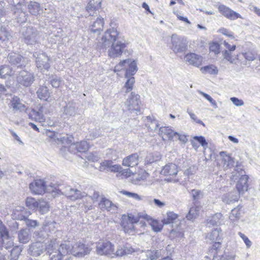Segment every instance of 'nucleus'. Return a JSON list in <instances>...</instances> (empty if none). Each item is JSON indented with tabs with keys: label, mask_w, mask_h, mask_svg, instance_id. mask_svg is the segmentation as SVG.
I'll list each match as a JSON object with an SVG mask.
<instances>
[{
	"label": "nucleus",
	"mask_w": 260,
	"mask_h": 260,
	"mask_svg": "<svg viewBox=\"0 0 260 260\" xmlns=\"http://www.w3.org/2000/svg\"><path fill=\"white\" fill-rule=\"evenodd\" d=\"M126 65H127L128 68L126 70L125 77H133L138 70L136 61L127 59L120 61L118 64V66L120 67H125Z\"/></svg>",
	"instance_id": "nucleus-14"
},
{
	"label": "nucleus",
	"mask_w": 260,
	"mask_h": 260,
	"mask_svg": "<svg viewBox=\"0 0 260 260\" xmlns=\"http://www.w3.org/2000/svg\"><path fill=\"white\" fill-rule=\"evenodd\" d=\"M33 238L36 240V242H44L47 238L46 235L44 231H35L33 234Z\"/></svg>",
	"instance_id": "nucleus-54"
},
{
	"label": "nucleus",
	"mask_w": 260,
	"mask_h": 260,
	"mask_svg": "<svg viewBox=\"0 0 260 260\" xmlns=\"http://www.w3.org/2000/svg\"><path fill=\"white\" fill-rule=\"evenodd\" d=\"M135 250L131 246L124 245L123 246H119L117 247V250L114 254L113 257L116 256H122L125 255L130 254L134 252Z\"/></svg>",
	"instance_id": "nucleus-32"
},
{
	"label": "nucleus",
	"mask_w": 260,
	"mask_h": 260,
	"mask_svg": "<svg viewBox=\"0 0 260 260\" xmlns=\"http://www.w3.org/2000/svg\"><path fill=\"white\" fill-rule=\"evenodd\" d=\"M7 59L11 64L17 66V68L15 69L16 70L25 67L26 64L24 57L15 52L10 53L8 55Z\"/></svg>",
	"instance_id": "nucleus-13"
},
{
	"label": "nucleus",
	"mask_w": 260,
	"mask_h": 260,
	"mask_svg": "<svg viewBox=\"0 0 260 260\" xmlns=\"http://www.w3.org/2000/svg\"><path fill=\"white\" fill-rule=\"evenodd\" d=\"M18 238L20 243L25 244L31 239V233L28 229H23L18 232Z\"/></svg>",
	"instance_id": "nucleus-29"
},
{
	"label": "nucleus",
	"mask_w": 260,
	"mask_h": 260,
	"mask_svg": "<svg viewBox=\"0 0 260 260\" xmlns=\"http://www.w3.org/2000/svg\"><path fill=\"white\" fill-rule=\"evenodd\" d=\"M95 251L98 255L113 257L114 246L110 241H100L96 243Z\"/></svg>",
	"instance_id": "nucleus-9"
},
{
	"label": "nucleus",
	"mask_w": 260,
	"mask_h": 260,
	"mask_svg": "<svg viewBox=\"0 0 260 260\" xmlns=\"http://www.w3.org/2000/svg\"><path fill=\"white\" fill-rule=\"evenodd\" d=\"M146 214L143 213H138L136 216L130 214L128 215V217L126 219L133 224L137 223L139 222L141 219H144V216Z\"/></svg>",
	"instance_id": "nucleus-51"
},
{
	"label": "nucleus",
	"mask_w": 260,
	"mask_h": 260,
	"mask_svg": "<svg viewBox=\"0 0 260 260\" xmlns=\"http://www.w3.org/2000/svg\"><path fill=\"white\" fill-rule=\"evenodd\" d=\"M46 109L45 107H40L38 110L31 109L28 112V117L29 119L35 120L39 123H43L45 121L44 113H46Z\"/></svg>",
	"instance_id": "nucleus-17"
},
{
	"label": "nucleus",
	"mask_w": 260,
	"mask_h": 260,
	"mask_svg": "<svg viewBox=\"0 0 260 260\" xmlns=\"http://www.w3.org/2000/svg\"><path fill=\"white\" fill-rule=\"evenodd\" d=\"M245 172L239 167H237L232 173L231 178L233 180H237L240 176L239 180L236 184L237 190L239 193H243L248 189V185L247 181L248 177L244 174Z\"/></svg>",
	"instance_id": "nucleus-2"
},
{
	"label": "nucleus",
	"mask_w": 260,
	"mask_h": 260,
	"mask_svg": "<svg viewBox=\"0 0 260 260\" xmlns=\"http://www.w3.org/2000/svg\"><path fill=\"white\" fill-rule=\"evenodd\" d=\"M33 56L36 58V64L38 69L42 71L48 70L50 68V59L45 53L35 52Z\"/></svg>",
	"instance_id": "nucleus-12"
},
{
	"label": "nucleus",
	"mask_w": 260,
	"mask_h": 260,
	"mask_svg": "<svg viewBox=\"0 0 260 260\" xmlns=\"http://www.w3.org/2000/svg\"><path fill=\"white\" fill-rule=\"evenodd\" d=\"M17 82L25 87L30 86L35 80L34 74L26 70H16L14 77Z\"/></svg>",
	"instance_id": "nucleus-5"
},
{
	"label": "nucleus",
	"mask_w": 260,
	"mask_h": 260,
	"mask_svg": "<svg viewBox=\"0 0 260 260\" xmlns=\"http://www.w3.org/2000/svg\"><path fill=\"white\" fill-rule=\"evenodd\" d=\"M101 7V0H90L86 7V11L90 16H93L94 14H96V11H98Z\"/></svg>",
	"instance_id": "nucleus-28"
},
{
	"label": "nucleus",
	"mask_w": 260,
	"mask_h": 260,
	"mask_svg": "<svg viewBox=\"0 0 260 260\" xmlns=\"http://www.w3.org/2000/svg\"><path fill=\"white\" fill-rule=\"evenodd\" d=\"M184 60L188 64L199 67L202 64L203 57L196 53H188L184 56Z\"/></svg>",
	"instance_id": "nucleus-22"
},
{
	"label": "nucleus",
	"mask_w": 260,
	"mask_h": 260,
	"mask_svg": "<svg viewBox=\"0 0 260 260\" xmlns=\"http://www.w3.org/2000/svg\"><path fill=\"white\" fill-rule=\"evenodd\" d=\"M46 250L45 243L43 242H36L29 245V253L35 257L39 256Z\"/></svg>",
	"instance_id": "nucleus-19"
},
{
	"label": "nucleus",
	"mask_w": 260,
	"mask_h": 260,
	"mask_svg": "<svg viewBox=\"0 0 260 260\" xmlns=\"http://www.w3.org/2000/svg\"><path fill=\"white\" fill-rule=\"evenodd\" d=\"M221 156L222 157V165L224 169L230 168L234 166V160L230 155L225 154V152L220 153Z\"/></svg>",
	"instance_id": "nucleus-38"
},
{
	"label": "nucleus",
	"mask_w": 260,
	"mask_h": 260,
	"mask_svg": "<svg viewBox=\"0 0 260 260\" xmlns=\"http://www.w3.org/2000/svg\"><path fill=\"white\" fill-rule=\"evenodd\" d=\"M48 203L44 200H39L38 202V207L39 212L41 214H45L49 210Z\"/></svg>",
	"instance_id": "nucleus-53"
},
{
	"label": "nucleus",
	"mask_w": 260,
	"mask_h": 260,
	"mask_svg": "<svg viewBox=\"0 0 260 260\" xmlns=\"http://www.w3.org/2000/svg\"><path fill=\"white\" fill-rule=\"evenodd\" d=\"M125 104L127 110L130 113H135L138 114V113L140 111L141 105L140 95L134 92H132L131 95L125 102Z\"/></svg>",
	"instance_id": "nucleus-8"
},
{
	"label": "nucleus",
	"mask_w": 260,
	"mask_h": 260,
	"mask_svg": "<svg viewBox=\"0 0 260 260\" xmlns=\"http://www.w3.org/2000/svg\"><path fill=\"white\" fill-rule=\"evenodd\" d=\"M56 192L58 194L61 193L65 195L72 201L80 199L84 197H86L87 196V193L85 192H81L77 189L72 188L70 186H67L63 188L62 190L57 189Z\"/></svg>",
	"instance_id": "nucleus-10"
},
{
	"label": "nucleus",
	"mask_w": 260,
	"mask_h": 260,
	"mask_svg": "<svg viewBox=\"0 0 260 260\" xmlns=\"http://www.w3.org/2000/svg\"><path fill=\"white\" fill-rule=\"evenodd\" d=\"M193 139L198 142L204 149L207 147L208 143L203 136H194Z\"/></svg>",
	"instance_id": "nucleus-59"
},
{
	"label": "nucleus",
	"mask_w": 260,
	"mask_h": 260,
	"mask_svg": "<svg viewBox=\"0 0 260 260\" xmlns=\"http://www.w3.org/2000/svg\"><path fill=\"white\" fill-rule=\"evenodd\" d=\"M222 215L220 213H217L215 214L210 219L207 224L209 225H217L220 224L222 219Z\"/></svg>",
	"instance_id": "nucleus-46"
},
{
	"label": "nucleus",
	"mask_w": 260,
	"mask_h": 260,
	"mask_svg": "<svg viewBox=\"0 0 260 260\" xmlns=\"http://www.w3.org/2000/svg\"><path fill=\"white\" fill-rule=\"evenodd\" d=\"M29 12L32 15L37 16L43 12L40 5L36 2H30L27 6Z\"/></svg>",
	"instance_id": "nucleus-36"
},
{
	"label": "nucleus",
	"mask_w": 260,
	"mask_h": 260,
	"mask_svg": "<svg viewBox=\"0 0 260 260\" xmlns=\"http://www.w3.org/2000/svg\"><path fill=\"white\" fill-rule=\"evenodd\" d=\"M126 47L125 43L119 40L111 44L108 50V55L112 58H115L120 56L123 49Z\"/></svg>",
	"instance_id": "nucleus-15"
},
{
	"label": "nucleus",
	"mask_w": 260,
	"mask_h": 260,
	"mask_svg": "<svg viewBox=\"0 0 260 260\" xmlns=\"http://www.w3.org/2000/svg\"><path fill=\"white\" fill-rule=\"evenodd\" d=\"M12 11L15 15V19L19 23H23L26 21L28 14L22 10V3L18 2L17 5L12 9Z\"/></svg>",
	"instance_id": "nucleus-20"
},
{
	"label": "nucleus",
	"mask_w": 260,
	"mask_h": 260,
	"mask_svg": "<svg viewBox=\"0 0 260 260\" xmlns=\"http://www.w3.org/2000/svg\"><path fill=\"white\" fill-rule=\"evenodd\" d=\"M121 226L125 233L133 234L135 231L134 224L129 222L126 219H122Z\"/></svg>",
	"instance_id": "nucleus-41"
},
{
	"label": "nucleus",
	"mask_w": 260,
	"mask_h": 260,
	"mask_svg": "<svg viewBox=\"0 0 260 260\" xmlns=\"http://www.w3.org/2000/svg\"><path fill=\"white\" fill-rule=\"evenodd\" d=\"M70 246L71 250L70 253L76 256L83 257L89 254L90 251L89 248L81 243H76L74 245H70Z\"/></svg>",
	"instance_id": "nucleus-16"
},
{
	"label": "nucleus",
	"mask_w": 260,
	"mask_h": 260,
	"mask_svg": "<svg viewBox=\"0 0 260 260\" xmlns=\"http://www.w3.org/2000/svg\"><path fill=\"white\" fill-rule=\"evenodd\" d=\"M22 251V248L19 246L14 247L11 251L10 260H18L19 255Z\"/></svg>",
	"instance_id": "nucleus-52"
},
{
	"label": "nucleus",
	"mask_w": 260,
	"mask_h": 260,
	"mask_svg": "<svg viewBox=\"0 0 260 260\" xmlns=\"http://www.w3.org/2000/svg\"><path fill=\"white\" fill-rule=\"evenodd\" d=\"M0 234L1 237H6V240H8L9 232L6 228L5 226L0 220Z\"/></svg>",
	"instance_id": "nucleus-60"
},
{
	"label": "nucleus",
	"mask_w": 260,
	"mask_h": 260,
	"mask_svg": "<svg viewBox=\"0 0 260 260\" xmlns=\"http://www.w3.org/2000/svg\"><path fill=\"white\" fill-rule=\"evenodd\" d=\"M144 219L146 220L148 224L151 226L152 229L155 232H160L162 229V225L159 223L158 221L152 219L148 215L144 216Z\"/></svg>",
	"instance_id": "nucleus-35"
},
{
	"label": "nucleus",
	"mask_w": 260,
	"mask_h": 260,
	"mask_svg": "<svg viewBox=\"0 0 260 260\" xmlns=\"http://www.w3.org/2000/svg\"><path fill=\"white\" fill-rule=\"evenodd\" d=\"M89 148V144L85 141H81L79 143L71 144L69 147L63 146L60 149V152L62 154L63 152L67 150L69 152L72 153L77 152H86Z\"/></svg>",
	"instance_id": "nucleus-11"
},
{
	"label": "nucleus",
	"mask_w": 260,
	"mask_h": 260,
	"mask_svg": "<svg viewBox=\"0 0 260 260\" xmlns=\"http://www.w3.org/2000/svg\"><path fill=\"white\" fill-rule=\"evenodd\" d=\"M45 247H46V251L49 254L50 256L52 255L55 253V251L57 250L59 247L58 244L56 243L55 239L51 240L47 243H45Z\"/></svg>",
	"instance_id": "nucleus-39"
},
{
	"label": "nucleus",
	"mask_w": 260,
	"mask_h": 260,
	"mask_svg": "<svg viewBox=\"0 0 260 260\" xmlns=\"http://www.w3.org/2000/svg\"><path fill=\"white\" fill-rule=\"evenodd\" d=\"M126 78L127 80L122 89L124 90L125 93H128L133 89V87L135 83V79L134 77L131 76Z\"/></svg>",
	"instance_id": "nucleus-43"
},
{
	"label": "nucleus",
	"mask_w": 260,
	"mask_h": 260,
	"mask_svg": "<svg viewBox=\"0 0 260 260\" xmlns=\"http://www.w3.org/2000/svg\"><path fill=\"white\" fill-rule=\"evenodd\" d=\"M112 165L113 161L112 160H105L101 163L99 170L104 171L108 169L110 170Z\"/></svg>",
	"instance_id": "nucleus-58"
},
{
	"label": "nucleus",
	"mask_w": 260,
	"mask_h": 260,
	"mask_svg": "<svg viewBox=\"0 0 260 260\" xmlns=\"http://www.w3.org/2000/svg\"><path fill=\"white\" fill-rule=\"evenodd\" d=\"M221 232V230L220 228L215 229L209 234L207 238L212 241H219L220 240Z\"/></svg>",
	"instance_id": "nucleus-47"
},
{
	"label": "nucleus",
	"mask_w": 260,
	"mask_h": 260,
	"mask_svg": "<svg viewBox=\"0 0 260 260\" xmlns=\"http://www.w3.org/2000/svg\"><path fill=\"white\" fill-rule=\"evenodd\" d=\"M71 246L69 242L61 244L57 251L50 256V260H70Z\"/></svg>",
	"instance_id": "nucleus-6"
},
{
	"label": "nucleus",
	"mask_w": 260,
	"mask_h": 260,
	"mask_svg": "<svg viewBox=\"0 0 260 260\" xmlns=\"http://www.w3.org/2000/svg\"><path fill=\"white\" fill-rule=\"evenodd\" d=\"M190 193L194 201H198L204 197L203 192L199 189H192Z\"/></svg>",
	"instance_id": "nucleus-56"
},
{
	"label": "nucleus",
	"mask_w": 260,
	"mask_h": 260,
	"mask_svg": "<svg viewBox=\"0 0 260 260\" xmlns=\"http://www.w3.org/2000/svg\"><path fill=\"white\" fill-rule=\"evenodd\" d=\"M178 215L173 212H168L167 216L162 220L163 224H168L173 223L177 218Z\"/></svg>",
	"instance_id": "nucleus-48"
},
{
	"label": "nucleus",
	"mask_w": 260,
	"mask_h": 260,
	"mask_svg": "<svg viewBox=\"0 0 260 260\" xmlns=\"http://www.w3.org/2000/svg\"><path fill=\"white\" fill-rule=\"evenodd\" d=\"M218 9L224 17L230 20H235L238 18H241V16L239 13L223 5H219Z\"/></svg>",
	"instance_id": "nucleus-21"
},
{
	"label": "nucleus",
	"mask_w": 260,
	"mask_h": 260,
	"mask_svg": "<svg viewBox=\"0 0 260 260\" xmlns=\"http://www.w3.org/2000/svg\"><path fill=\"white\" fill-rule=\"evenodd\" d=\"M11 106L14 111H19L20 112L24 111L26 106L22 103V101L17 96H14L11 101Z\"/></svg>",
	"instance_id": "nucleus-31"
},
{
	"label": "nucleus",
	"mask_w": 260,
	"mask_h": 260,
	"mask_svg": "<svg viewBox=\"0 0 260 260\" xmlns=\"http://www.w3.org/2000/svg\"><path fill=\"white\" fill-rule=\"evenodd\" d=\"M146 255L147 260H156L158 258L157 252L155 251L148 252Z\"/></svg>",
	"instance_id": "nucleus-64"
},
{
	"label": "nucleus",
	"mask_w": 260,
	"mask_h": 260,
	"mask_svg": "<svg viewBox=\"0 0 260 260\" xmlns=\"http://www.w3.org/2000/svg\"><path fill=\"white\" fill-rule=\"evenodd\" d=\"M11 36L7 29L3 26L0 28V42H5L9 40Z\"/></svg>",
	"instance_id": "nucleus-49"
},
{
	"label": "nucleus",
	"mask_w": 260,
	"mask_h": 260,
	"mask_svg": "<svg viewBox=\"0 0 260 260\" xmlns=\"http://www.w3.org/2000/svg\"><path fill=\"white\" fill-rule=\"evenodd\" d=\"M58 139H60L61 143L63 144H69L72 142L73 137L71 136L66 135Z\"/></svg>",
	"instance_id": "nucleus-61"
},
{
	"label": "nucleus",
	"mask_w": 260,
	"mask_h": 260,
	"mask_svg": "<svg viewBox=\"0 0 260 260\" xmlns=\"http://www.w3.org/2000/svg\"><path fill=\"white\" fill-rule=\"evenodd\" d=\"M139 164V155L135 153L125 157L122 161V165L124 167L133 168Z\"/></svg>",
	"instance_id": "nucleus-25"
},
{
	"label": "nucleus",
	"mask_w": 260,
	"mask_h": 260,
	"mask_svg": "<svg viewBox=\"0 0 260 260\" xmlns=\"http://www.w3.org/2000/svg\"><path fill=\"white\" fill-rule=\"evenodd\" d=\"M37 94L40 100L47 101L50 97V92L46 86H40L37 91Z\"/></svg>",
	"instance_id": "nucleus-37"
},
{
	"label": "nucleus",
	"mask_w": 260,
	"mask_h": 260,
	"mask_svg": "<svg viewBox=\"0 0 260 260\" xmlns=\"http://www.w3.org/2000/svg\"><path fill=\"white\" fill-rule=\"evenodd\" d=\"M16 71V69H12L8 65L0 66V76L2 78H6L8 76L14 78Z\"/></svg>",
	"instance_id": "nucleus-30"
},
{
	"label": "nucleus",
	"mask_w": 260,
	"mask_h": 260,
	"mask_svg": "<svg viewBox=\"0 0 260 260\" xmlns=\"http://www.w3.org/2000/svg\"><path fill=\"white\" fill-rule=\"evenodd\" d=\"M107 154L112 160H116L119 156V152L114 149H110Z\"/></svg>",
	"instance_id": "nucleus-62"
},
{
	"label": "nucleus",
	"mask_w": 260,
	"mask_h": 260,
	"mask_svg": "<svg viewBox=\"0 0 260 260\" xmlns=\"http://www.w3.org/2000/svg\"><path fill=\"white\" fill-rule=\"evenodd\" d=\"M200 207L193 206L190 208L188 214L186 215V218L188 220H192L197 218L200 212Z\"/></svg>",
	"instance_id": "nucleus-45"
},
{
	"label": "nucleus",
	"mask_w": 260,
	"mask_h": 260,
	"mask_svg": "<svg viewBox=\"0 0 260 260\" xmlns=\"http://www.w3.org/2000/svg\"><path fill=\"white\" fill-rule=\"evenodd\" d=\"M24 42L28 45H34L39 43L40 33L32 26L24 27L21 31Z\"/></svg>",
	"instance_id": "nucleus-3"
},
{
	"label": "nucleus",
	"mask_w": 260,
	"mask_h": 260,
	"mask_svg": "<svg viewBox=\"0 0 260 260\" xmlns=\"http://www.w3.org/2000/svg\"><path fill=\"white\" fill-rule=\"evenodd\" d=\"M240 209L239 207H237L231 211L229 218L231 220L235 221L240 218Z\"/></svg>",
	"instance_id": "nucleus-57"
},
{
	"label": "nucleus",
	"mask_w": 260,
	"mask_h": 260,
	"mask_svg": "<svg viewBox=\"0 0 260 260\" xmlns=\"http://www.w3.org/2000/svg\"><path fill=\"white\" fill-rule=\"evenodd\" d=\"M178 172L177 166L173 163L165 165L161 169L160 174L164 176H176Z\"/></svg>",
	"instance_id": "nucleus-26"
},
{
	"label": "nucleus",
	"mask_w": 260,
	"mask_h": 260,
	"mask_svg": "<svg viewBox=\"0 0 260 260\" xmlns=\"http://www.w3.org/2000/svg\"><path fill=\"white\" fill-rule=\"evenodd\" d=\"M171 49L174 53L183 52L187 49L186 39L183 37L173 34L171 36Z\"/></svg>",
	"instance_id": "nucleus-7"
},
{
	"label": "nucleus",
	"mask_w": 260,
	"mask_h": 260,
	"mask_svg": "<svg viewBox=\"0 0 260 260\" xmlns=\"http://www.w3.org/2000/svg\"><path fill=\"white\" fill-rule=\"evenodd\" d=\"M240 193L236 190H233L222 196V201L228 204L238 201L240 198Z\"/></svg>",
	"instance_id": "nucleus-27"
},
{
	"label": "nucleus",
	"mask_w": 260,
	"mask_h": 260,
	"mask_svg": "<svg viewBox=\"0 0 260 260\" xmlns=\"http://www.w3.org/2000/svg\"><path fill=\"white\" fill-rule=\"evenodd\" d=\"M222 56L224 59L229 61L231 63H233L235 61L239 59V55L235 54L233 52L229 51H222Z\"/></svg>",
	"instance_id": "nucleus-40"
},
{
	"label": "nucleus",
	"mask_w": 260,
	"mask_h": 260,
	"mask_svg": "<svg viewBox=\"0 0 260 260\" xmlns=\"http://www.w3.org/2000/svg\"><path fill=\"white\" fill-rule=\"evenodd\" d=\"M148 120L146 126L148 129L152 132H155L157 131L159 124L157 121L155 119H152L150 116L147 117Z\"/></svg>",
	"instance_id": "nucleus-44"
},
{
	"label": "nucleus",
	"mask_w": 260,
	"mask_h": 260,
	"mask_svg": "<svg viewBox=\"0 0 260 260\" xmlns=\"http://www.w3.org/2000/svg\"><path fill=\"white\" fill-rule=\"evenodd\" d=\"M104 19L102 18H97L96 20L91 26L90 31L93 34H100L101 31L103 29Z\"/></svg>",
	"instance_id": "nucleus-34"
},
{
	"label": "nucleus",
	"mask_w": 260,
	"mask_h": 260,
	"mask_svg": "<svg viewBox=\"0 0 260 260\" xmlns=\"http://www.w3.org/2000/svg\"><path fill=\"white\" fill-rule=\"evenodd\" d=\"M86 158L91 161H96L99 160V157L96 152H91L87 154Z\"/></svg>",
	"instance_id": "nucleus-63"
},
{
	"label": "nucleus",
	"mask_w": 260,
	"mask_h": 260,
	"mask_svg": "<svg viewBox=\"0 0 260 260\" xmlns=\"http://www.w3.org/2000/svg\"><path fill=\"white\" fill-rule=\"evenodd\" d=\"M56 224L55 221L45 220L43 224L44 230L50 233L53 232L56 229Z\"/></svg>",
	"instance_id": "nucleus-50"
},
{
	"label": "nucleus",
	"mask_w": 260,
	"mask_h": 260,
	"mask_svg": "<svg viewBox=\"0 0 260 260\" xmlns=\"http://www.w3.org/2000/svg\"><path fill=\"white\" fill-rule=\"evenodd\" d=\"M29 188L32 193L42 194L46 192H55L57 188L54 186L48 187L43 180L38 179L29 184Z\"/></svg>",
	"instance_id": "nucleus-4"
},
{
	"label": "nucleus",
	"mask_w": 260,
	"mask_h": 260,
	"mask_svg": "<svg viewBox=\"0 0 260 260\" xmlns=\"http://www.w3.org/2000/svg\"><path fill=\"white\" fill-rule=\"evenodd\" d=\"M61 111L62 112V116L64 115L67 117H73L77 114H79L78 104L73 101L68 102L62 108Z\"/></svg>",
	"instance_id": "nucleus-18"
},
{
	"label": "nucleus",
	"mask_w": 260,
	"mask_h": 260,
	"mask_svg": "<svg viewBox=\"0 0 260 260\" xmlns=\"http://www.w3.org/2000/svg\"><path fill=\"white\" fill-rule=\"evenodd\" d=\"M24 211H21L19 212L18 210H15L14 213V216L18 220H24L26 225L29 228H35L39 225V222L36 220H32L28 218L23 215Z\"/></svg>",
	"instance_id": "nucleus-23"
},
{
	"label": "nucleus",
	"mask_w": 260,
	"mask_h": 260,
	"mask_svg": "<svg viewBox=\"0 0 260 260\" xmlns=\"http://www.w3.org/2000/svg\"><path fill=\"white\" fill-rule=\"evenodd\" d=\"M38 202L32 198H27L26 200V205L30 209L35 210L38 207Z\"/></svg>",
	"instance_id": "nucleus-55"
},
{
	"label": "nucleus",
	"mask_w": 260,
	"mask_h": 260,
	"mask_svg": "<svg viewBox=\"0 0 260 260\" xmlns=\"http://www.w3.org/2000/svg\"><path fill=\"white\" fill-rule=\"evenodd\" d=\"M200 70L202 73L204 74H209L211 75H216L218 72L217 68L213 64H210L202 67L200 69Z\"/></svg>",
	"instance_id": "nucleus-42"
},
{
	"label": "nucleus",
	"mask_w": 260,
	"mask_h": 260,
	"mask_svg": "<svg viewBox=\"0 0 260 260\" xmlns=\"http://www.w3.org/2000/svg\"><path fill=\"white\" fill-rule=\"evenodd\" d=\"M99 207L102 210L110 211L117 208L116 206L106 198H102L99 203Z\"/></svg>",
	"instance_id": "nucleus-33"
},
{
	"label": "nucleus",
	"mask_w": 260,
	"mask_h": 260,
	"mask_svg": "<svg viewBox=\"0 0 260 260\" xmlns=\"http://www.w3.org/2000/svg\"><path fill=\"white\" fill-rule=\"evenodd\" d=\"M119 32L114 28L107 29L101 39L98 41L97 46L100 49H106L109 48L111 44L120 40Z\"/></svg>",
	"instance_id": "nucleus-1"
},
{
	"label": "nucleus",
	"mask_w": 260,
	"mask_h": 260,
	"mask_svg": "<svg viewBox=\"0 0 260 260\" xmlns=\"http://www.w3.org/2000/svg\"><path fill=\"white\" fill-rule=\"evenodd\" d=\"M158 135L164 140L165 137L170 140H174L175 137L178 135V133L174 132L169 126H161L158 129Z\"/></svg>",
	"instance_id": "nucleus-24"
}]
</instances>
